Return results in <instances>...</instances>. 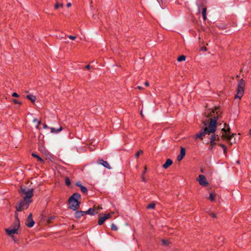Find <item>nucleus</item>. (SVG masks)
<instances>
[{
  "mask_svg": "<svg viewBox=\"0 0 251 251\" xmlns=\"http://www.w3.org/2000/svg\"><path fill=\"white\" fill-rule=\"evenodd\" d=\"M143 151L142 150H139L135 154V157H138L141 154H142L143 153Z\"/></svg>",
  "mask_w": 251,
  "mask_h": 251,
  "instance_id": "30",
  "label": "nucleus"
},
{
  "mask_svg": "<svg viewBox=\"0 0 251 251\" xmlns=\"http://www.w3.org/2000/svg\"><path fill=\"white\" fill-rule=\"evenodd\" d=\"M249 134L251 135V129L250 130Z\"/></svg>",
  "mask_w": 251,
  "mask_h": 251,
  "instance_id": "47",
  "label": "nucleus"
},
{
  "mask_svg": "<svg viewBox=\"0 0 251 251\" xmlns=\"http://www.w3.org/2000/svg\"><path fill=\"white\" fill-rule=\"evenodd\" d=\"M63 7V3H60L57 1L56 2V4L54 5V8L55 9H57L59 8H62Z\"/></svg>",
  "mask_w": 251,
  "mask_h": 251,
  "instance_id": "22",
  "label": "nucleus"
},
{
  "mask_svg": "<svg viewBox=\"0 0 251 251\" xmlns=\"http://www.w3.org/2000/svg\"><path fill=\"white\" fill-rule=\"evenodd\" d=\"M90 68H91V66H90V65H87V66H86V68L87 69H90Z\"/></svg>",
  "mask_w": 251,
  "mask_h": 251,
  "instance_id": "43",
  "label": "nucleus"
},
{
  "mask_svg": "<svg viewBox=\"0 0 251 251\" xmlns=\"http://www.w3.org/2000/svg\"><path fill=\"white\" fill-rule=\"evenodd\" d=\"M162 242L164 245H166V246H167L170 244L169 241L168 240H165V239L162 240Z\"/></svg>",
  "mask_w": 251,
  "mask_h": 251,
  "instance_id": "29",
  "label": "nucleus"
},
{
  "mask_svg": "<svg viewBox=\"0 0 251 251\" xmlns=\"http://www.w3.org/2000/svg\"><path fill=\"white\" fill-rule=\"evenodd\" d=\"M173 164V161L170 159H167L166 162L163 165V167L164 169H167L170 166Z\"/></svg>",
  "mask_w": 251,
  "mask_h": 251,
  "instance_id": "15",
  "label": "nucleus"
},
{
  "mask_svg": "<svg viewBox=\"0 0 251 251\" xmlns=\"http://www.w3.org/2000/svg\"><path fill=\"white\" fill-rule=\"evenodd\" d=\"M185 155V150L184 148L181 147L180 154L177 156V159L178 161H181Z\"/></svg>",
  "mask_w": 251,
  "mask_h": 251,
  "instance_id": "14",
  "label": "nucleus"
},
{
  "mask_svg": "<svg viewBox=\"0 0 251 251\" xmlns=\"http://www.w3.org/2000/svg\"><path fill=\"white\" fill-rule=\"evenodd\" d=\"M209 215L214 218H217V216H216V214L215 213H209Z\"/></svg>",
  "mask_w": 251,
  "mask_h": 251,
  "instance_id": "36",
  "label": "nucleus"
},
{
  "mask_svg": "<svg viewBox=\"0 0 251 251\" xmlns=\"http://www.w3.org/2000/svg\"><path fill=\"white\" fill-rule=\"evenodd\" d=\"M225 127L222 129L223 131L222 138L223 139L226 140L230 142L232 137L234 136V134L233 133L232 134H230V127L228 126L227 128L226 129V126H227L226 124H225Z\"/></svg>",
  "mask_w": 251,
  "mask_h": 251,
  "instance_id": "6",
  "label": "nucleus"
},
{
  "mask_svg": "<svg viewBox=\"0 0 251 251\" xmlns=\"http://www.w3.org/2000/svg\"><path fill=\"white\" fill-rule=\"evenodd\" d=\"M205 116L207 117H211L208 126L207 127L208 121H204L203 122V125L205 126L201 131L197 134L196 136V138L202 139V137L206 134H210L215 132L216 129V124L218 119L221 117L222 111L220 107H215L212 110L205 112Z\"/></svg>",
  "mask_w": 251,
  "mask_h": 251,
  "instance_id": "1",
  "label": "nucleus"
},
{
  "mask_svg": "<svg viewBox=\"0 0 251 251\" xmlns=\"http://www.w3.org/2000/svg\"><path fill=\"white\" fill-rule=\"evenodd\" d=\"M6 233L10 237H13L14 234H19V231L16 229H13L12 227H9L5 229Z\"/></svg>",
  "mask_w": 251,
  "mask_h": 251,
  "instance_id": "11",
  "label": "nucleus"
},
{
  "mask_svg": "<svg viewBox=\"0 0 251 251\" xmlns=\"http://www.w3.org/2000/svg\"><path fill=\"white\" fill-rule=\"evenodd\" d=\"M43 127H44V128H45V129H46V128H49V126H48L46 124H44V125H43Z\"/></svg>",
  "mask_w": 251,
  "mask_h": 251,
  "instance_id": "39",
  "label": "nucleus"
},
{
  "mask_svg": "<svg viewBox=\"0 0 251 251\" xmlns=\"http://www.w3.org/2000/svg\"><path fill=\"white\" fill-rule=\"evenodd\" d=\"M111 228L112 230L114 231H116L118 229L117 226L113 224L111 225Z\"/></svg>",
  "mask_w": 251,
  "mask_h": 251,
  "instance_id": "31",
  "label": "nucleus"
},
{
  "mask_svg": "<svg viewBox=\"0 0 251 251\" xmlns=\"http://www.w3.org/2000/svg\"><path fill=\"white\" fill-rule=\"evenodd\" d=\"M85 213V211H77L75 212V216L76 218L78 219L80 217L83 216Z\"/></svg>",
  "mask_w": 251,
  "mask_h": 251,
  "instance_id": "16",
  "label": "nucleus"
},
{
  "mask_svg": "<svg viewBox=\"0 0 251 251\" xmlns=\"http://www.w3.org/2000/svg\"><path fill=\"white\" fill-rule=\"evenodd\" d=\"M81 198L80 195L78 193H74L68 200L69 203V208L74 211L78 210L80 205L79 200Z\"/></svg>",
  "mask_w": 251,
  "mask_h": 251,
  "instance_id": "2",
  "label": "nucleus"
},
{
  "mask_svg": "<svg viewBox=\"0 0 251 251\" xmlns=\"http://www.w3.org/2000/svg\"><path fill=\"white\" fill-rule=\"evenodd\" d=\"M13 101L15 104H19V105L21 104V102L17 100L14 99L13 100Z\"/></svg>",
  "mask_w": 251,
  "mask_h": 251,
  "instance_id": "33",
  "label": "nucleus"
},
{
  "mask_svg": "<svg viewBox=\"0 0 251 251\" xmlns=\"http://www.w3.org/2000/svg\"><path fill=\"white\" fill-rule=\"evenodd\" d=\"M185 59H186V57L185 56L182 55H180L179 56L177 59V60L178 61V62H181V61H184L185 60Z\"/></svg>",
  "mask_w": 251,
  "mask_h": 251,
  "instance_id": "24",
  "label": "nucleus"
},
{
  "mask_svg": "<svg viewBox=\"0 0 251 251\" xmlns=\"http://www.w3.org/2000/svg\"><path fill=\"white\" fill-rule=\"evenodd\" d=\"M202 15H206V8L204 7L202 10Z\"/></svg>",
  "mask_w": 251,
  "mask_h": 251,
  "instance_id": "32",
  "label": "nucleus"
},
{
  "mask_svg": "<svg viewBox=\"0 0 251 251\" xmlns=\"http://www.w3.org/2000/svg\"><path fill=\"white\" fill-rule=\"evenodd\" d=\"M98 163L102 165L103 166L108 169H111V167H110L107 161H104L103 159H99Z\"/></svg>",
  "mask_w": 251,
  "mask_h": 251,
  "instance_id": "13",
  "label": "nucleus"
},
{
  "mask_svg": "<svg viewBox=\"0 0 251 251\" xmlns=\"http://www.w3.org/2000/svg\"><path fill=\"white\" fill-rule=\"evenodd\" d=\"M80 188L82 193H85L87 192V189L85 186L80 185Z\"/></svg>",
  "mask_w": 251,
  "mask_h": 251,
  "instance_id": "25",
  "label": "nucleus"
},
{
  "mask_svg": "<svg viewBox=\"0 0 251 251\" xmlns=\"http://www.w3.org/2000/svg\"><path fill=\"white\" fill-rule=\"evenodd\" d=\"M219 146L220 147H221L222 148V149H223V151H224V154H226V147L225 145H223V144H220Z\"/></svg>",
  "mask_w": 251,
  "mask_h": 251,
  "instance_id": "28",
  "label": "nucleus"
},
{
  "mask_svg": "<svg viewBox=\"0 0 251 251\" xmlns=\"http://www.w3.org/2000/svg\"><path fill=\"white\" fill-rule=\"evenodd\" d=\"M245 84V81L243 79H240L238 81L237 89V94L234 97L235 99H240L242 97L244 93Z\"/></svg>",
  "mask_w": 251,
  "mask_h": 251,
  "instance_id": "5",
  "label": "nucleus"
},
{
  "mask_svg": "<svg viewBox=\"0 0 251 251\" xmlns=\"http://www.w3.org/2000/svg\"><path fill=\"white\" fill-rule=\"evenodd\" d=\"M51 132L52 133H57L60 132L62 130V127L61 126H59V127L57 128H55L54 127H50Z\"/></svg>",
  "mask_w": 251,
  "mask_h": 251,
  "instance_id": "17",
  "label": "nucleus"
},
{
  "mask_svg": "<svg viewBox=\"0 0 251 251\" xmlns=\"http://www.w3.org/2000/svg\"><path fill=\"white\" fill-rule=\"evenodd\" d=\"M32 202V200H27L23 199L21 200L19 202L16 204L15 207L16 212L22 211L25 209H27L29 205V204Z\"/></svg>",
  "mask_w": 251,
  "mask_h": 251,
  "instance_id": "4",
  "label": "nucleus"
},
{
  "mask_svg": "<svg viewBox=\"0 0 251 251\" xmlns=\"http://www.w3.org/2000/svg\"><path fill=\"white\" fill-rule=\"evenodd\" d=\"M203 50H206V48H203Z\"/></svg>",
  "mask_w": 251,
  "mask_h": 251,
  "instance_id": "48",
  "label": "nucleus"
},
{
  "mask_svg": "<svg viewBox=\"0 0 251 251\" xmlns=\"http://www.w3.org/2000/svg\"><path fill=\"white\" fill-rule=\"evenodd\" d=\"M34 224L35 223L32 219V215L30 213L27 218L25 225L29 227H32L34 226Z\"/></svg>",
  "mask_w": 251,
  "mask_h": 251,
  "instance_id": "12",
  "label": "nucleus"
},
{
  "mask_svg": "<svg viewBox=\"0 0 251 251\" xmlns=\"http://www.w3.org/2000/svg\"><path fill=\"white\" fill-rule=\"evenodd\" d=\"M41 124V121L38 122V125L36 126V128L37 129H39V125Z\"/></svg>",
  "mask_w": 251,
  "mask_h": 251,
  "instance_id": "38",
  "label": "nucleus"
},
{
  "mask_svg": "<svg viewBox=\"0 0 251 251\" xmlns=\"http://www.w3.org/2000/svg\"><path fill=\"white\" fill-rule=\"evenodd\" d=\"M10 227H12L13 229H16L19 231V229L20 227V222L18 218V214L17 212L15 213V221Z\"/></svg>",
  "mask_w": 251,
  "mask_h": 251,
  "instance_id": "9",
  "label": "nucleus"
},
{
  "mask_svg": "<svg viewBox=\"0 0 251 251\" xmlns=\"http://www.w3.org/2000/svg\"><path fill=\"white\" fill-rule=\"evenodd\" d=\"M197 180L202 186H207L209 184V183L207 181L206 177L203 175H200L197 178Z\"/></svg>",
  "mask_w": 251,
  "mask_h": 251,
  "instance_id": "8",
  "label": "nucleus"
},
{
  "mask_svg": "<svg viewBox=\"0 0 251 251\" xmlns=\"http://www.w3.org/2000/svg\"><path fill=\"white\" fill-rule=\"evenodd\" d=\"M113 213V212H112L111 213L105 214L103 216H99L98 224L99 225H102L106 220L111 218V214Z\"/></svg>",
  "mask_w": 251,
  "mask_h": 251,
  "instance_id": "10",
  "label": "nucleus"
},
{
  "mask_svg": "<svg viewBox=\"0 0 251 251\" xmlns=\"http://www.w3.org/2000/svg\"><path fill=\"white\" fill-rule=\"evenodd\" d=\"M26 98L28 100H30L33 103H34L36 100V97L32 94H29V95H27Z\"/></svg>",
  "mask_w": 251,
  "mask_h": 251,
  "instance_id": "18",
  "label": "nucleus"
},
{
  "mask_svg": "<svg viewBox=\"0 0 251 251\" xmlns=\"http://www.w3.org/2000/svg\"><path fill=\"white\" fill-rule=\"evenodd\" d=\"M145 85L146 86H147V87H148V86H149V82H148V81H146V82L145 83Z\"/></svg>",
  "mask_w": 251,
  "mask_h": 251,
  "instance_id": "42",
  "label": "nucleus"
},
{
  "mask_svg": "<svg viewBox=\"0 0 251 251\" xmlns=\"http://www.w3.org/2000/svg\"><path fill=\"white\" fill-rule=\"evenodd\" d=\"M68 38L71 40H74L76 39V37L75 36L69 35L68 36Z\"/></svg>",
  "mask_w": 251,
  "mask_h": 251,
  "instance_id": "35",
  "label": "nucleus"
},
{
  "mask_svg": "<svg viewBox=\"0 0 251 251\" xmlns=\"http://www.w3.org/2000/svg\"><path fill=\"white\" fill-rule=\"evenodd\" d=\"M67 6L68 7H71V3H70V2L68 3L67 4Z\"/></svg>",
  "mask_w": 251,
  "mask_h": 251,
  "instance_id": "41",
  "label": "nucleus"
},
{
  "mask_svg": "<svg viewBox=\"0 0 251 251\" xmlns=\"http://www.w3.org/2000/svg\"><path fill=\"white\" fill-rule=\"evenodd\" d=\"M214 137H211L210 139V147L212 149L216 145V143L215 142V139H214Z\"/></svg>",
  "mask_w": 251,
  "mask_h": 251,
  "instance_id": "20",
  "label": "nucleus"
},
{
  "mask_svg": "<svg viewBox=\"0 0 251 251\" xmlns=\"http://www.w3.org/2000/svg\"><path fill=\"white\" fill-rule=\"evenodd\" d=\"M101 209H102L101 206L94 205L92 208H90L87 211H86L85 213L86 214L94 215L98 213Z\"/></svg>",
  "mask_w": 251,
  "mask_h": 251,
  "instance_id": "7",
  "label": "nucleus"
},
{
  "mask_svg": "<svg viewBox=\"0 0 251 251\" xmlns=\"http://www.w3.org/2000/svg\"><path fill=\"white\" fill-rule=\"evenodd\" d=\"M65 183L67 186H70L71 185V181L69 178V177H67L65 178Z\"/></svg>",
  "mask_w": 251,
  "mask_h": 251,
  "instance_id": "26",
  "label": "nucleus"
},
{
  "mask_svg": "<svg viewBox=\"0 0 251 251\" xmlns=\"http://www.w3.org/2000/svg\"><path fill=\"white\" fill-rule=\"evenodd\" d=\"M137 88L138 89H140V90H141V89H142V88H143L141 86H138Z\"/></svg>",
  "mask_w": 251,
  "mask_h": 251,
  "instance_id": "46",
  "label": "nucleus"
},
{
  "mask_svg": "<svg viewBox=\"0 0 251 251\" xmlns=\"http://www.w3.org/2000/svg\"><path fill=\"white\" fill-rule=\"evenodd\" d=\"M33 122H38V121L37 120V119L36 118H34L33 120Z\"/></svg>",
  "mask_w": 251,
  "mask_h": 251,
  "instance_id": "44",
  "label": "nucleus"
},
{
  "mask_svg": "<svg viewBox=\"0 0 251 251\" xmlns=\"http://www.w3.org/2000/svg\"><path fill=\"white\" fill-rule=\"evenodd\" d=\"M216 194L213 193H210L209 200L212 201L214 202L215 201Z\"/></svg>",
  "mask_w": 251,
  "mask_h": 251,
  "instance_id": "19",
  "label": "nucleus"
},
{
  "mask_svg": "<svg viewBox=\"0 0 251 251\" xmlns=\"http://www.w3.org/2000/svg\"><path fill=\"white\" fill-rule=\"evenodd\" d=\"M155 203H152L149 204L147 206L148 209H154L155 208Z\"/></svg>",
  "mask_w": 251,
  "mask_h": 251,
  "instance_id": "27",
  "label": "nucleus"
},
{
  "mask_svg": "<svg viewBox=\"0 0 251 251\" xmlns=\"http://www.w3.org/2000/svg\"><path fill=\"white\" fill-rule=\"evenodd\" d=\"M146 170H147V167H145V170L142 173V174L141 175V177H142V180L144 182H146V178H145V174L146 172Z\"/></svg>",
  "mask_w": 251,
  "mask_h": 251,
  "instance_id": "21",
  "label": "nucleus"
},
{
  "mask_svg": "<svg viewBox=\"0 0 251 251\" xmlns=\"http://www.w3.org/2000/svg\"><path fill=\"white\" fill-rule=\"evenodd\" d=\"M211 137H214V139H215V141L219 140V137L218 135H213Z\"/></svg>",
  "mask_w": 251,
  "mask_h": 251,
  "instance_id": "34",
  "label": "nucleus"
},
{
  "mask_svg": "<svg viewBox=\"0 0 251 251\" xmlns=\"http://www.w3.org/2000/svg\"><path fill=\"white\" fill-rule=\"evenodd\" d=\"M203 19L204 21H205L207 19L206 15H202Z\"/></svg>",
  "mask_w": 251,
  "mask_h": 251,
  "instance_id": "40",
  "label": "nucleus"
},
{
  "mask_svg": "<svg viewBox=\"0 0 251 251\" xmlns=\"http://www.w3.org/2000/svg\"><path fill=\"white\" fill-rule=\"evenodd\" d=\"M12 97H19V95L17 93H13L12 94Z\"/></svg>",
  "mask_w": 251,
  "mask_h": 251,
  "instance_id": "37",
  "label": "nucleus"
},
{
  "mask_svg": "<svg viewBox=\"0 0 251 251\" xmlns=\"http://www.w3.org/2000/svg\"><path fill=\"white\" fill-rule=\"evenodd\" d=\"M76 185L77 186H78L80 187V185H81V184H80V182H77V183H76Z\"/></svg>",
  "mask_w": 251,
  "mask_h": 251,
  "instance_id": "45",
  "label": "nucleus"
},
{
  "mask_svg": "<svg viewBox=\"0 0 251 251\" xmlns=\"http://www.w3.org/2000/svg\"><path fill=\"white\" fill-rule=\"evenodd\" d=\"M19 193L23 199L27 200V201L32 200L31 198L33 196V189L21 187Z\"/></svg>",
  "mask_w": 251,
  "mask_h": 251,
  "instance_id": "3",
  "label": "nucleus"
},
{
  "mask_svg": "<svg viewBox=\"0 0 251 251\" xmlns=\"http://www.w3.org/2000/svg\"><path fill=\"white\" fill-rule=\"evenodd\" d=\"M32 156L33 157L37 158L38 161L42 162H43V160L40 156H39L38 155L36 154L35 153H32Z\"/></svg>",
  "mask_w": 251,
  "mask_h": 251,
  "instance_id": "23",
  "label": "nucleus"
}]
</instances>
